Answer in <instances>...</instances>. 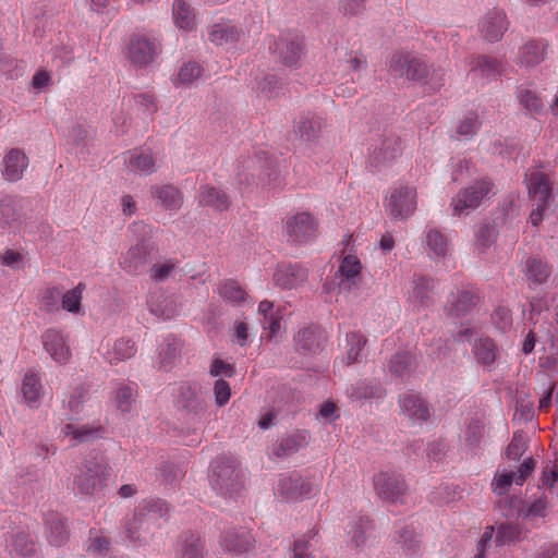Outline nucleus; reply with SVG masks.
<instances>
[{"label": "nucleus", "instance_id": "nucleus-1", "mask_svg": "<svg viewBox=\"0 0 558 558\" xmlns=\"http://www.w3.org/2000/svg\"><path fill=\"white\" fill-rule=\"evenodd\" d=\"M389 72L393 77L429 84L434 89L444 84V73L435 71L420 57L405 51L392 54L389 62Z\"/></svg>", "mask_w": 558, "mask_h": 558}, {"label": "nucleus", "instance_id": "nucleus-2", "mask_svg": "<svg viewBox=\"0 0 558 558\" xmlns=\"http://www.w3.org/2000/svg\"><path fill=\"white\" fill-rule=\"evenodd\" d=\"M111 466L98 459L85 460L73 475V492L83 497L99 494L108 483Z\"/></svg>", "mask_w": 558, "mask_h": 558}, {"label": "nucleus", "instance_id": "nucleus-3", "mask_svg": "<svg viewBox=\"0 0 558 558\" xmlns=\"http://www.w3.org/2000/svg\"><path fill=\"white\" fill-rule=\"evenodd\" d=\"M209 480L215 490L231 495L243 488L245 473L234 458L221 456L213 461Z\"/></svg>", "mask_w": 558, "mask_h": 558}, {"label": "nucleus", "instance_id": "nucleus-4", "mask_svg": "<svg viewBox=\"0 0 558 558\" xmlns=\"http://www.w3.org/2000/svg\"><path fill=\"white\" fill-rule=\"evenodd\" d=\"M525 182L531 201L535 208L530 214V221L534 227L539 226L546 213L553 194V183L547 173L534 169L525 174Z\"/></svg>", "mask_w": 558, "mask_h": 558}, {"label": "nucleus", "instance_id": "nucleus-5", "mask_svg": "<svg viewBox=\"0 0 558 558\" xmlns=\"http://www.w3.org/2000/svg\"><path fill=\"white\" fill-rule=\"evenodd\" d=\"M417 207V193L414 186L396 184L385 196V208L393 219L407 220Z\"/></svg>", "mask_w": 558, "mask_h": 558}, {"label": "nucleus", "instance_id": "nucleus-6", "mask_svg": "<svg viewBox=\"0 0 558 558\" xmlns=\"http://www.w3.org/2000/svg\"><path fill=\"white\" fill-rule=\"evenodd\" d=\"M161 52V44L154 37L144 34L130 36L126 57L137 68H145L154 62Z\"/></svg>", "mask_w": 558, "mask_h": 558}, {"label": "nucleus", "instance_id": "nucleus-7", "mask_svg": "<svg viewBox=\"0 0 558 558\" xmlns=\"http://www.w3.org/2000/svg\"><path fill=\"white\" fill-rule=\"evenodd\" d=\"M493 186L490 180L483 178L460 191L451 201L452 215L460 216L477 208L481 202L492 192Z\"/></svg>", "mask_w": 558, "mask_h": 558}, {"label": "nucleus", "instance_id": "nucleus-8", "mask_svg": "<svg viewBox=\"0 0 558 558\" xmlns=\"http://www.w3.org/2000/svg\"><path fill=\"white\" fill-rule=\"evenodd\" d=\"M282 231L289 242L307 243L316 235L317 221L306 211L291 214L283 219Z\"/></svg>", "mask_w": 558, "mask_h": 558}, {"label": "nucleus", "instance_id": "nucleus-9", "mask_svg": "<svg viewBox=\"0 0 558 558\" xmlns=\"http://www.w3.org/2000/svg\"><path fill=\"white\" fill-rule=\"evenodd\" d=\"M157 502H145L135 509L131 519L125 523V535L132 543H146L148 537L146 532L155 523L157 515L154 508Z\"/></svg>", "mask_w": 558, "mask_h": 558}, {"label": "nucleus", "instance_id": "nucleus-10", "mask_svg": "<svg viewBox=\"0 0 558 558\" xmlns=\"http://www.w3.org/2000/svg\"><path fill=\"white\" fill-rule=\"evenodd\" d=\"M374 489L381 498L390 502L402 499L407 493V485L401 474L396 471H381L374 476Z\"/></svg>", "mask_w": 558, "mask_h": 558}, {"label": "nucleus", "instance_id": "nucleus-11", "mask_svg": "<svg viewBox=\"0 0 558 558\" xmlns=\"http://www.w3.org/2000/svg\"><path fill=\"white\" fill-rule=\"evenodd\" d=\"M314 489L313 483L302 477L298 472L281 474L278 481L277 492L288 501H295L308 497Z\"/></svg>", "mask_w": 558, "mask_h": 558}, {"label": "nucleus", "instance_id": "nucleus-12", "mask_svg": "<svg viewBox=\"0 0 558 558\" xmlns=\"http://www.w3.org/2000/svg\"><path fill=\"white\" fill-rule=\"evenodd\" d=\"M44 350L58 364L65 365L72 357L69 336L59 329H48L41 337Z\"/></svg>", "mask_w": 558, "mask_h": 558}, {"label": "nucleus", "instance_id": "nucleus-13", "mask_svg": "<svg viewBox=\"0 0 558 558\" xmlns=\"http://www.w3.org/2000/svg\"><path fill=\"white\" fill-rule=\"evenodd\" d=\"M25 227V216L20 201L4 196L0 201V228L20 232Z\"/></svg>", "mask_w": 558, "mask_h": 558}, {"label": "nucleus", "instance_id": "nucleus-14", "mask_svg": "<svg viewBox=\"0 0 558 558\" xmlns=\"http://www.w3.org/2000/svg\"><path fill=\"white\" fill-rule=\"evenodd\" d=\"M21 395L29 409H38L45 397L43 377L39 371L28 369L21 381Z\"/></svg>", "mask_w": 558, "mask_h": 558}, {"label": "nucleus", "instance_id": "nucleus-15", "mask_svg": "<svg viewBox=\"0 0 558 558\" xmlns=\"http://www.w3.org/2000/svg\"><path fill=\"white\" fill-rule=\"evenodd\" d=\"M403 149L402 141L395 134L387 135L379 145L375 146L369 156V162L374 167L389 163L399 156Z\"/></svg>", "mask_w": 558, "mask_h": 558}, {"label": "nucleus", "instance_id": "nucleus-16", "mask_svg": "<svg viewBox=\"0 0 558 558\" xmlns=\"http://www.w3.org/2000/svg\"><path fill=\"white\" fill-rule=\"evenodd\" d=\"M201 387L197 383L184 381L178 386L175 401L189 412L199 414L205 411L206 402L199 397Z\"/></svg>", "mask_w": 558, "mask_h": 558}, {"label": "nucleus", "instance_id": "nucleus-17", "mask_svg": "<svg viewBox=\"0 0 558 558\" xmlns=\"http://www.w3.org/2000/svg\"><path fill=\"white\" fill-rule=\"evenodd\" d=\"M508 29L506 13L500 9L489 11L480 24V32L483 38L489 43L501 39Z\"/></svg>", "mask_w": 558, "mask_h": 558}, {"label": "nucleus", "instance_id": "nucleus-18", "mask_svg": "<svg viewBox=\"0 0 558 558\" xmlns=\"http://www.w3.org/2000/svg\"><path fill=\"white\" fill-rule=\"evenodd\" d=\"M28 167V158L20 148L10 149L3 157L1 163V173L4 180L17 182L23 178Z\"/></svg>", "mask_w": 558, "mask_h": 558}, {"label": "nucleus", "instance_id": "nucleus-19", "mask_svg": "<svg viewBox=\"0 0 558 558\" xmlns=\"http://www.w3.org/2000/svg\"><path fill=\"white\" fill-rule=\"evenodd\" d=\"M402 413L413 422H426L432 415V408L418 395L404 393L399 398Z\"/></svg>", "mask_w": 558, "mask_h": 558}, {"label": "nucleus", "instance_id": "nucleus-20", "mask_svg": "<svg viewBox=\"0 0 558 558\" xmlns=\"http://www.w3.org/2000/svg\"><path fill=\"white\" fill-rule=\"evenodd\" d=\"M306 278V269L299 264H280L274 275L276 284L283 289L298 288Z\"/></svg>", "mask_w": 558, "mask_h": 558}, {"label": "nucleus", "instance_id": "nucleus-21", "mask_svg": "<svg viewBox=\"0 0 558 558\" xmlns=\"http://www.w3.org/2000/svg\"><path fill=\"white\" fill-rule=\"evenodd\" d=\"M222 548L232 554H243L254 547V538L250 530H229L220 539Z\"/></svg>", "mask_w": 558, "mask_h": 558}, {"label": "nucleus", "instance_id": "nucleus-22", "mask_svg": "<svg viewBox=\"0 0 558 558\" xmlns=\"http://www.w3.org/2000/svg\"><path fill=\"white\" fill-rule=\"evenodd\" d=\"M102 432L101 426L78 425L74 423H66L61 428V434L69 438L72 446L95 440L101 436Z\"/></svg>", "mask_w": 558, "mask_h": 558}, {"label": "nucleus", "instance_id": "nucleus-23", "mask_svg": "<svg viewBox=\"0 0 558 558\" xmlns=\"http://www.w3.org/2000/svg\"><path fill=\"white\" fill-rule=\"evenodd\" d=\"M175 555L178 558H204L205 543L198 535L185 532L178 538Z\"/></svg>", "mask_w": 558, "mask_h": 558}, {"label": "nucleus", "instance_id": "nucleus-24", "mask_svg": "<svg viewBox=\"0 0 558 558\" xmlns=\"http://www.w3.org/2000/svg\"><path fill=\"white\" fill-rule=\"evenodd\" d=\"M148 311L157 318L170 319L177 315L175 302L162 291H155L147 300Z\"/></svg>", "mask_w": 558, "mask_h": 558}, {"label": "nucleus", "instance_id": "nucleus-25", "mask_svg": "<svg viewBox=\"0 0 558 558\" xmlns=\"http://www.w3.org/2000/svg\"><path fill=\"white\" fill-rule=\"evenodd\" d=\"M547 44L543 40H531L524 44L518 53V62L525 68L539 64L546 56Z\"/></svg>", "mask_w": 558, "mask_h": 558}, {"label": "nucleus", "instance_id": "nucleus-26", "mask_svg": "<svg viewBox=\"0 0 558 558\" xmlns=\"http://www.w3.org/2000/svg\"><path fill=\"white\" fill-rule=\"evenodd\" d=\"M9 553L14 558H32L36 554V544L25 532H16L7 539Z\"/></svg>", "mask_w": 558, "mask_h": 558}, {"label": "nucleus", "instance_id": "nucleus-27", "mask_svg": "<svg viewBox=\"0 0 558 558\" xmlns=\"http://www.w3.org/2000/svg\"><path fill=\"white\" fill-rule=\"evenodd\" d=\"M151 194L166 210L177 211L183 204L181 191L171 184L156 185L151 189Z\"/></svg>", "mask_w": 558, "mask_h": 558}, {"label": "nucleus", "instance_id": "nucleus-28", "mask_svg": "<svg viewBox=\"0 0 558 558\" xmlns=\"http://www.w3.org/2000/svg\"><path fill=\"white\" fill-rule=\"evenodd\" d=\"M243 36V31L232 24H215L208 33V39L218 46L234 44Z\"/></svg>", "mask_w": 558, "mask_h": 558}, {"label": "nucleus", "instance_id": "nucleus-29", "mask_svg": "<svg viewBox=\"0 0 558 558\" xmlns=\"http://www.w3.org/2000/svg\"><path fill=\"white\" fill-rule=\"evenodd\" d=\"M47 539L53 546L63 545L69 538V529L65 521L58 513H50L46 518Z\"/></svg>", "mask_w": 558, "mask_h": 558}, {"label": "nucleus", "instance_id": "nucleus-30", "mask_svg": "<svg viewBox=\"0 0 558 558\" xmlns=\"http://www.w3.org/2000/svg\"><path fill=\"white\" fill-rule=\"evenodd\" d=\"M323 128L322 118L314 114L300 117L295 125V132L300 135L301 141L312 143L316 141Z\"/></svg>", "mask_w": 558, "mask_h": 558}, {"label": "nucleus", "instance_id": "nucleus-31", "mask_svg": "<svg viewBox=\"0 0 558 558\" xmlns=\"http://www.w3.org/2000/svg\"><path fill=\"white\" fill-rule=\"evenodd\" d=\"M137 349L135 345V342L121 338L116 340L112 345L108 348V350L105 353V359L110 364H118L120 362L126 361L131 357H133L136 353Z\"/></svg>", "mask_w": 558, "mask_h": 558}, {"label": "nucleus", "instance_id": "nucleus-32", "mask_svg": "<svg viewBox=\"0 0 558 558\" xmlns=\"http://www.w3.org/2000/svg\"><path fill=\"white\" fill-rule=\"evenodd\" d=\"M198 203L202 206H209L219 211L227 210L230 205L228 195L210 185L201 186Z\"/></svg>", "mask_w": 558, "mask_h": 558}, {"label": "nucleus", "instance_id": "nucleus-33", "mask_svg": "<svg viewBox=\"0 0 558 558\" xmlns=\"http://www.w3.org/2000/svg\"><path fill=\"white\" fill-rule=\"evenodd\" d=\"M204 75L203 66L195 62L189 61L183 63L173 78L175 87H190L196 84Z\"/></svg>", "mask_w": 558, "mask_h": 558}, {"label": "nucleus", "instance_id": "nucleus-34", "mask_svg": "<svg viewBox=\"0 0 558 558\" xmlns=\"http://www.w3.org/2000/svg\"><path fill=\"white\" fill-rule=\"evenodd\" d=\"M524 274L530 283L543 284L551 274L549 265L537 257H529L525 260Z\"/></svg>", "mask_w": 558, "mask_h": 558}, {"label": "nucleus", "instance_id": "nucleus-35", "mask_svg": "<svg viewBox=\"0 0 558 558\" xmlns=\"http://www.w3.org/2000/svg\"><path fill=\"white\" fill-rule=\"evenodd\" d=\"M110 539L101 529H90L85 543V550L89 556L105 557L110 549Z\"/></svg>", "mask_w": 558, "mask_h": 558}, {"label": "nucleus", "instance_id": "nucleus-36", "mask_svg": "<svg viewBox=\"0 0 558 558\" xmlns=\"http://www.w3.org/2000/svg\"><path fill=\"white\" fill-rule=\"evenodd\" d=\"M180 342L175 338H167L159 347L158 366L163 371H170L180 356Z\"/></svg>", "mask_w": 558, "mask_h": 558}, {"label": "nucleus", "instance_id": "nucleus-37", "mask_svg": "<svg viewBox=\"0 0 558 558\" xmlns=\"http://www.w3.org/2000/svg\"><path fill=\"white\" fill-rule=\"evenodd\" d=\"M128 162L133 171L150 174L156 170V160L149 150L134 149L129 153Z\"/></svg>", "mask_w": 558, "mask_h": 558}, {"label": "nucleus", "instance_id": "nucleus-38", "mask_svg": "<svg viewBox=\"0 0 558 558\" xmlns=\"http://www.w3.org/2000/svg\"><path fill=\"white\" fill-rule=\"evenodd\" d=\"M135 384H120L112 392L111 400L119 411L122 413H129L135 402Z\"/></svg>", "mask_w": 558, "mask_h": 558}, {"label": "nucleus", "instance_id": "nucleus-39", "mask_svg": "<svg viewBox=\"0 0 558 558\" xmlns=\"http://www.w3.org/2000/svg\"><path fill=\"white\" fill-rule=\"evenodd\" d=\"M172 17L177 27L191 31L195 26V16L190 4L185 0H174L172 4Z\"/></svg>", "mask_w": 558, "mask_h": 558}, {"label": "nucleus", "instance_id": "nucleus-40", "mask_svg": "<svg viewBox=\"0 0 558 558\" xmlns=\"http://www.w3.org/2000/svg\"><path fill=\"white\" fill-rule=\"evenodd\" d=\"M373 524L366 517H360L348 531L350 542L356 547H364L371 538Z\"/></svg>", "mask_w": 558, "mask_h": 558}, {"label": "nucleus", "instance_id": "nucleus-41", "mask_svg": "<svg viewBox=\"0 0 558 558\" xmlns=\"http://www.w3.org/2000/svg\"><path fill=\"white\" fill-rule=\"evenodd\" d=\"M280 58L288 66H295L304 54V47L302 40L295 38L293 40H281L279 46Z\"/></svg>", "mask_w": 558, "mask_h": 558}, {"label": "nucleus", "instance_id": "nucleus-42", "mask_svg": "<svg viewBox=\"0 0 558 558\" xmlns=\"http://www.w3.org/2000/svg\"><path fill=\"white\" fill-rule=\"evenodd\" d=\"M425 242L428 254L433 258L444 257L449 251V241L438 229H428L426 231Z\"/></svg>", "mask_w": 558, "mask_h": 558}, {"label": "nucleus", "instance_id": "nucleus-43", "mask_svg": "<svg viewBox=\"0 0 558 558\" xmlns=\"http://www.w3.org/2000/svg\"><path fill=\"white\" fill-rule=\"evenodd\" d=\"M361 270L362 265L356 256H345L339 266V272L342 276L340 286L342 287L348 283V287L350 288L352 284H356L360 279Z\"/></svg>", "mask_w": 558, "mask_h": 558}, {"label": "nucleus", "instance_id": "nucleus-44", "mask_svg": "<svg viewBox=\"0 0 558 558\" xmlns=\"http://www.w3.org/2000/svg\"><path fill=\"white\" fill-rule=\"evenodd\" d=\"M472 71L486 78H496L502 73V63L496 58L478 56L472 62Z\"/></svg>", "mask_w": 558, "mask_h": 558}, {"label": "nucleus", "instance_id": "nucleus-45", "mask_svg": "<svg viewBox=\"0 0 558 558\" xmlns=\"http://www.w3.org/2000/svg\"><path fill=\"white\" fill-rule=\"evenodd\" d=\"M474 355L478 363L489 366L498 355V349L489 338H480L474 344Z\"/></svg>", "mask_w": 558, "mask_h": 558}, {"label": "nucleus", "instance_id": "nucleus-46", "mask_svg": "<svg viewBox=\"0 0 558 558\" xmlns=\"http://www.w3.org/2000/svg\"><path fill=\"white\" fill-rule=\"evenodd\" d=\"M85 291V284L80 282L73 289L62 292L60 310H64L72 314H78L82 307L83 293Z\"/></svg>", "mask_w": 558, "mask_h": 558}, {"label": "nucleus", "instance_id": "nucleus-47", "mask_svg": "<svg viewBox=\"0 0 558 558\" xmlns=\"http://www.w3.org/2000/svg\"><path fill=\"white\" fill-rule=\"evenodd\" d=\"M218 292L220 296L232 305H241L246 300V292L235 280H227L222 282Z\"/></svg>", "mask_w": 558, "mask_h": 558}, {"label": "nucleus", "instance_id": "nucleus-48", "mask_svg": "<svg viewBox=\"0 0 558 558\" xmlns=\"http://www.w3.org/2000/svg\"><path fill=\"white\" fill-rule=\"evenodd\" d=\"M295 347L302 351H315L320 345V337L315 328L305 327L294 337Z\"/></svg>", "mask_w": 558, "mask_h": 558}, {"label": "nucleus", "instance_id": "nucleus-49", "mask_svg": "<svg viewBox=\"0 0 558 558\" xmlns=\"http://www.w3.org/2000/svg\"><path fill=\"white\" fill-rule=\"evenodd\" d=\"M62 290L58 287H47L39 295L41 310L46 313H57L61 306Z\"/></svg>", "mask_w": 558, "mask_h": 558}, {"label": "nucleus", "instance_id": "nucleus-50", "mask_svg": "<svg viewBox=\"0 0 558 558\" xmlns=\"http://www.w3.org/2000/svg\"><path fill=\"white\" fill-rule=\"evenodd\" d=\"M481 122L478 119V114L476 112H468L461 120H459L456 133L459 136H463L465 138L474 136L480 130Z\"/></svg>", "mask_w": 558, "mask_h": 558}, {"label": "nucleus", "instance_id": "nucleus-51", "mask_svg": "<svg viewBox=\"0 0 558 558\" xmlns=\"http://www.w3.org/2000/svg\"><path fill=\"white\" fill-rule=\"evenodd\" d=\"M347 342V360L348 364L359 361L360 353L362 352L366 339L360 332H350L345 336Z\"/></svg>", "mask_w": 558, "mask_h": 558}, {"label": "nucleus", "instance_id": "nucleus-52", "mask_svg": "<svg viewBox=\"0 0 558 558\" xmlns=\"http://www.w3.org/2000/svg\"><path fill=\"white\" fill-rule=\"evenodd\" d=\"M518 98L520 104L531 113H541L544 110V102L534 90L521 88Z\"/></svg>", "mask_w": 558, "mask_h": 558}, {"label": "nucleus", "instance_id": "nucleus-53", "mask_svg": "<svg viewBox=\"0 0 558 558\" xmlns=\"http://www.w3.org/2000/svg\"><path fill=\"white\" fill-rule=\"evenodd\" d=\"M381 387L378 383H359L352 388L350 397L355 400L379 398L381 396Z\"/></svg>", "mask_w": 558, "mask_h": 558}, {"label": "nucleus", "instance_id": "nucleus-54", "mask_svg": "<svg viewBox=\"0 0 558 558\" xmlns=\"http://www.w3.org/2000/svg\"><path fill=\"white\" fill-rule=\"evenodd\" d=\"M148 254L146 244L142 241L132 246L124 257V264L129 269H136L140 265L146 262Z\"/></svg>", "mask_w": 558, "mask_h": 558}, {"label": "nucleus", "instance_id": "nucleus-55", "mask_svg": "<svg viewBox=\"0 0 558 558\" xmlns=\"http://www.w3.org/2000/svg\"><path fill=\"white\" fill-rule=\"evenodd\" d=\"M478 302L477 294L470 292V291H462L457 301L452 304L451 312L453 315L461 316L464 313H466L470 308L475 306V304Z\"/></svg>", "mask_w": 558, "mask_h": 558}, {"label": "nucleus", "instance_id": "nucleus-56", "mask_svg": "<svg viewBox=\"0 0 558 558\" xmlns=\"http://www.w3.org/2000/svg\"><path fill=\"white\" fill-rule=\"evenodd\" d=\"M178 263L174 259L155 263L149 270L150 278L156 281H163L170 277L177 268Z\"/></svg>", "mask_w": 558, "mask_h": 558}, {"label": "nucleus", "instance_id": "nucleus-57", "mask_svg": "<svg viewBox=\"0 0 558 558\" xmlns=\"http://www.w3.org/2000/svg\"><path fill=\"white\" fill-rule=\"evenodd\" d=\"M520 530L512 523H502L497 527L495 543L496 545H505L518 539Z\"/></svg>", "mask_w": 558, "mask_h": 558}, {"label": "nucleus", "instance_id": "nucleus-58", "mask_svg": "<svg viewBox=\"0 0 558 558\" xmlns=\"http://www.w3.org/2000/svg\"><path fill=\"white\" fill-rule=\"evenodd\" d=\"M25 262V255L22 252L7 248L0 254V264L11 269H21Z\"/></svg>", "mask_w": 558, "mask_h": 558}, {"label": "nucleus", "instance_id": "nucleus-59", "mask_svg": "<svg viewBox=\"0 0 558 558\" xmlns=\"http://www.w3.org/2000/svg\"><path fill=\"white\" fill-rule=\"evenodd\" d=\"M515 477H517L515 472H506V473H501V474H496L492 482V487H493L494 493H496L498 495H505L509 490L511 484L513 482L515 483Z\"/></svg>", "mask_w": 558, "mask_h": 558}, {"label": "nucleus", "instance_id": "nucleus-60", "mask_svg": "<svg viewBox=\"0 0 558 558\" xmlns=\"http://www.w3.org/2000/svg\"><path fill=\"white\" fill-rule=\"evenodd\" d=\"M412 362L413 359L409 353H397L390 360L389 368L392 373L402 376L407 371L411 368Z\"/></svg>", "mask_w": 558, "mask_h": 558}, {"label": "nucleus", "instance_id": "nucleus-61", "mask_svg": "<svg viewBox=\"0 0 558 558\" xmlns=\"http://www.w3.org/2000/svg\"><path fill=\"white\" fill-rule=\"evenodd\" d=\"M398 543L403 549L414 551L420 542L414 530L405 526L399 531Z\"/></svg>", "mask_w": 558, "mask_h": 558}, {"label": "nucleus", "instance_id": "nucleus-62", "mask_svg": "<svg viewBox=\"0 0 558 558\" xmlns=\"http://www.w3.org/2000/svg\"><path fill=\"white\" fill-rule=\"evenodd\" d=\"M306 442V436L302 434H294L283 438L280 441V449L284 454L295 452Z\"/></svg>", "mask_w": 558, "mask_h": 558}, {"label": "nucleus", "instance_id": "nucleus-63", "mask_svg": "<svg viewBox=\"0 0 558 558\" xmlns=\"http://www.w3.org/2000/svg\"><path fill=\"white\" fill-rule=\"evenodd\" d=\"M215 401L218 407L226 405L231 397V388L228 381L225 379L216 380L214 385Z\"/></svg>", "mask_w": 558, "mask_h": 558}, {"label": "nucleus", "instance_id": "nucleus-64", "mask_svg": "<svg viewBox=\"0 0 558 558\" xmlns=\"http://www.w3.org/2000/svg\"><path fill=\"white\" fill-rule=\"evenodd\" d=\"M525 448H526L525 438L521 434L514 433L512 440L507 448V456L510 459H514V460L519 459L525 451Z\"/></svg>", "mask_w": 558, "mask_h": 558}]
</instances>
